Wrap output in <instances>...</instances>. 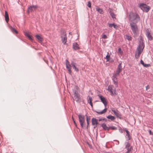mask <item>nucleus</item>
<instances>
[{"label":"nucleus","mask_w":153,"mask_h":153,"mask_svg":"<svg viewBox=\"0 0 153 153\" xmlns=\"http://www.w3.org/2000/svg\"><path fill=\"white\" fill-rule=\"evenodd\" d=\"M118 52L119 53H120V54H121V55H122L123 53V51H122L121 49L120 48H118Z\"/></svg>","instance_id":"obj_35"},{"label":"nucleus","mask_w":153,"mask_h":153,"mask_svg":"<svg viewBox=\"0 0 153 153\" xmlns=\"http://www.w3.org/2000/svg\"><path fill=\"white\" fill-rule=\"evenodd\" d=\"M109 128H111V129L113 130H116L117 129V128L115 126H112Z\"/></svg>","instance_id":"obj_38"},{"label":"nucleus","mask_w":153,"mask_h":153,"mask_svg":"<svg viewBox=\"0 0 153 153\" xmlns=\"http://www.w3.org/2000/svg\"><path fill=\"white\" fill-rule=\"evenodd\" d=\"M120 72V71L117 70L115 73L113 74L112 77V80L116 87H118V80L117 77L119 75Z\"/></svg>","instance_id":"obj_4"},{"label":"nucleus","mask_w":153,"mask_h":153,"mask_svg":"<svg viewBox=\"0 0 153 153\" xmlns=\"http://www.w3.org/2000/svg\"><path fill=\"white\" fill-rule=\"evenodd\" d=\"M32 6L33 7L34 10H35L36 8L37 7V6L36 5H33Z\"/></svg>","instance_id":"obj_40"},{"label":"nucleus","mask_w":153,"mask_h":153,"mask_svg":"<svg viewBox=\"0 0 153 153\" xmlns=\"http://www.w3.org/2000/svg\"><path fill=\"white\" fill-rule=\"evenodd\" d=\"M79 121L82 128H83L85 122L84 116L81 114H79L78 115Z\"/></svg>","instance_id":"obj_6"},{"label":"nucleus","mask_w":153,"mask_h":153,"mask_svg":"<svg viewBox=\"0 0 153 153\" xmlns=\"http://www.w3.org/2000/svg\"><path fill=\"white\" fill-rule=\"evenodd\" d=\"M129 19L130 21L137 23L140 21L139 16L137 13L131 12L129 15Z\"/></svg>","instance_id":"obj_2"},{"label":"nucleus","mask_w":153,"mask_h":153,"mask_svg":"<svg viewBox=\"0 0 153 153\" xmlns=\"http://www.w3.org/2000/svg\"><path fill=\"white\" fill-rule=\"evenodd\" d=\"M107 110V108H105L103 110L101 111H96V112L99 114H105Z\"/></svg>","instance_id":"obj_18"},{"label":"nucleus","mask_w":153,"mask_h":153,"mask_svg":"<svg viewBox=\"0 0 153 153\" xmlns=\"http://www.w3.org/2000/svg\"><path fill=\"white\" fill-rule=\"evenodd\" d=\"M88 4L87 5L89 7L91 8V1H88Z\"/></svg>","instance_id":"obj_36"},{"label":"nucleus","mask_w":153,"mask_h":153,"mask_svg":"<svg viewBox=\"0 0 153 153\" xmlns=\"http://www.w3.org/2000/svg\"><path fill=\"white\" fill-rule=\"evenodd\" d=\"M73 121H74V124L75 126H77V124L76 123L75 121V120H74V119H73Z\"/></svg>","instance_id":"obj_43"},{"label":"nucleus","mask_w":153,"mask_h":153,"mask_svg":"<svg viewBox=\"0 0 153 153\" xmlns=\"http://www.w3.org/2000/svg\"><path fill=\"white\" fill-rule=\"evenodd\" d=\"M108 90L110 92L112 95L116 94V91L114 86L112 85H109L108 86Z\"/></svg>","instance_id":"obj_7"},{"label":"nucleus","mask_w":153,"mask_h":153,"mask_svg":"<svg viewBox=\"0 0 153 153\" xmlns=\"http://www.w3.org/2000/svg\"><path fill=\"white\" fill-rule=\"evenodd\" d=\"M96 10L100 14H103V13L102 10L101 8H100L98 7H97L96 8Z\"/></svg>","instance_id":"obj_29"},{"label":"nucleus","mask_w":153,"mask_h":153,"mask_svg":"<svg viewBox=\"0 0 153 153\" xmlns=\"http://www.w3.org/2000/svg\"><path fill=\"white\" fill-rule=\"evenodd\" d=\"M74 97L75 100L76 101H78L80 99L79 95L76 92L74 94Z\"/></svg>","instance_id":"obj_20"},{"label":"nucleus","mask_w":153,"mask_h":153,"mask_svg":"<svg viewBox=\"0 0 153 153\" xmlns=\"http://www.w3.org/2000/svg\"><path fill=\"white\" fill-rule=\"evenodd\" d=\"M109 26L110 28L114 27L115 29H117L118 28V26L115 24L114 23L110 24Z\"/></svg>","instance_id":"obj_24"},{"label":"nucleus","mask_w":153,"mask_h":153,"mask_svg":"<svg viewBox=\"0 0 153 153\" xmlns=\"http://www.w3.org/2000/svg\"><path fill=\"white\" fill-rule=\"evenodd\" d=\"M36 37L39 42H41L43 41V38L42 37V35H37L36 36Z\"/></svg>","instance_id":"obj_12"},{"label":"nucleus","mask_w":153,"mask_h":153,"mask_svg":"<svg viewBox=\"0 0 153 153\" xmlns=\"http://www.w3.org/2000/svg\"><path fill=\"white\" fill-rule=\"evenodd\" d=\"M144 48V43L141 38L140 39L138 46L137 47L135 52V57L137 59L139 58L141 53L142 52Z\"/></svg>","instance_id":"obj_1"},{"label":"nucleus","mask_w":153,"mask_h":153,"mask_svg":"<svg viewBox=\"0 0 153 153\" xmlns=\"http://www.w3.org/2000/svg\"><path fill=\"white\" fill-rule=\"evenodd\" d=\"M112 111L114 113V114L117 117H118L120 116L119 111L118 110L112 109Z\"/></svg>","instance_id":"obj_16"},{"label":"nucleus","mask_w":153,"mask_h":153,"mask_svg":"<svg viewBox=\"0 0 153 153\" xmlns=\"http://www.w3.org/2000/svg\"><path fill=\"white\" fill-rule=\"evenodd\" d=\"M25 36L27 37L30 40L32 41V39L31 38V36L30 34V33L28 32H25Z\"/></svg>","instance_id":"obj_19"},{"label":"nucleus","mask_w":153,"mask_h":153,"mask_svg":"<svg viewBox=\"0 0 153 153\" xmlns=\"http://www.w3.org/2000/svg\"><path fill=\"white\" fill-rule=\"evenodd\" d=\"M126 38L128 41H131L132 39V38L131 36H128L127 35H126Z\"/></svg>","instance_id":"obj_32"},{"label":"nucleus","mask_w":153,"mask_h":153,"mask_svg":"<svg viewBox=\"0 0 153 153\" xmlns=\"http://www.w3.org/2000/svg\"><path fill=\"white\" fill-rule=\"evenodd\" d=\"M125 131L126 133V138H127L128 140H129L131 138L129 134V132L128 130H126Z\"/></svg>","instance_id":"obj_23"},{"label":"nucleus","mask_w":153,"mask_h":153,"mask_svg":"<svg viewBox=\"0 0 153 153\" xmlns=\"http://www.w3.org/2000/svg\"><path fill=\"white\" fill-rule=\"evenodd\" d=\"M97 120L95 118H93L91 120L92 125L94 126V128H95L98 124Z\"/></svg>","instance_id":"obj_10"},{"label":"nucleus","mask_w":153,"mask_h":153,"mask_svg":"<svg viewBox=\"0 0 153 153\" xmlns=\"http://www.w3.org/2000/svg\"><path fill=\"white\" fill-rule=\"evenodd\" d=\"M144 67H148L150 66V64H144V65H143Z\"/></svg>","instance_id":"obj_37"},{"label":"nucleus","mask_w":153,"mask_h":153,"mask_svg":"<svg viewBox=\"0 0 153 153\" xmlns=\"http://www.w3.org/2000/svg\"><path fill=\"white\" fill-rule=\"evenodd\" d=\"M101 126L103 128V129L104 130H108L110 129V128L108 127L104 123L102 124Z\"/></svg>","instance_id":"obj_22"},{"label":"nucleus","mask_w":153,"mask_h":153,"mask_svg":"<svg viewBox=\"0 0 153 153\" xmlns=\"http://www.w3.org/2000/svg\"><path fill=\"white\" fill-rule=\"evenodd\" d=\"M70 65V64L69 63V61L67 60H66V66L67 65Z\"/></svg>","instance_id":"obj_39"},{"label":"nucleus","mask_w":153,"mask_h":153,"mask_svg":"<svg viewBox=\"0 0 153 153\" xmlns=\"http://www.w3.org/2000/svg\"><path fill=\"white\" fill-rule=\"evenodd\" d=\"M107 118L111 120L112 121H113L115 119V117L111 115H109L107 117Z\"/></svg>","instance_id":"obj_31"},{"label":"nucleus","mask_w":153,"mask_h":153,"mask_svg":"<svg viewBox=\"0 0 153 153\" xmlns=\"http://www.w3.org/2000/svg\"><path fill=\"white\" fill-rule=\"evenodd\" d=\"M105 58L106 59V62H108L110 61V55L108 52L107 53V55Z\"/></svg>","instance_id":"obj_26"},{"label":"nucleus","mask_w":153,"mask_h":153,"mask_svg":"<svg viewBox=\"0 0 153 153\" xmlns=\"http://www.w3.org/2000/svg\"><path fill=\"white\" fill-rule=\"evenodd\" d=\"M76 63H75L74 62H72L71 63V67H72L74 69L75 71L78 72L79 71V70L77 68L76 66Z\"/></svg>","instance_id":"obj_13"},{"label":"nucleus","mask_w":153,"mask_h":153,"mask_svg":"<svg viewBox=\"0 0 153 153\" xmlns=\"http://www.w3.org/2000/svg\"><path fill=\"white\" fill-rule=\"evenodd\" d=\"M146 34L149 40H152V37L151 35L150 32H149L148 30H147L146 31Z\"/></svg>","instance_id":"obj_14"},{"label":"nucleus","mask_w":153,"mask_h":153,"mask_svg":"<svg viewBox=\"0 0 153 153\" xmlns=\"http://www.w3.org/2000/svg\"><path fill=\"white\" fill-rule=\"evenodd\" d=\"M149 133L150 135H153V134L152 133L151 130L149 131Z\"/></svg>","instance_id":"obj_46"},{"label":"nucleus","mask_w":153,"mask_h":153,"mask_svg":"<svg viewBox=\"0 0 153 153\" xmlns=\"http://www.w3.org/2000/svg\"><path fill=\"white\" fill-rule=\"evenodd\" d=\"M87 99H88V103H89L90 105L92 107H93V104L92 103V97L88 96L87 97Z\"/></svg>","instance_id":"obj_15"},{"label":"nucleus","mask_w":153,"mask_h":153,"mask_svg":"<svg viewBox=\"0 0 153 153\" xmlns=\"http://www.w3.org/2000/svg\"><path fill=\"white\" fill-rule=\"evenodd\" d=\"M119 64L118 65L117 70L121 72L122 70V67L121 66V62H119Z\"/></svg>","instance_id":"obj_25"},{"label":"nucleus","mask_w":153,"mask_h":153,"mask_svg":"<svg viewBox=\"0 0 153 153\" xmlns=\"http://www.w3.org/2000/svg\"><path fill=\"white\" fill-rule=\"evenodd\" d=\"M140 63L142 64L143 65H144L145 63H144L143 61L142 60H141L140 61Z\"/></svg>","instance_id":"obj_42"},{"label":"nucleus","mask_w":153,"mask_h":153,"mask_svg":"<svg viewBox=\"0 0 153 153\" xmlns=\"http://www.w3.org/2000/svg\"><path fill=\"white\" fill-rule=\"evenodd\" d=\"M110 15L112 17V18L113 19L115 18V14L114 13H113L112 12H110Z\"/></svg>","instance_id":"obj_33"},{"label":"nucleus","mask_w":153,"mask_h":153,"mask_svg":"<svg viewBox=\"0 0 153 153\" xmlns=\"http://www.w3.org/2000/svg\"><path fill=\"white\" fill-rule=\"evenodd\" d=\"M5 19L7 22L9 21V17L8 13L7 11H5Z\"/></svg>","instance_id":"obj_28"},{"label":"nucleus","mask_w":153,"mask_h":153,"mask_svg":"<svg viewBox=\"0 0 153 153\" xmlns=\"http://www.w3.org/2000/svg\"><path fill=\"white\" fill-rule=\"evenodd\" d=\"M12 29H15V28H12Z\"/></svg>","instance_id":"obj_49"},{"label":"nucleus","mask_w":153,"mask_h":153,"mask_svg":"<svg viewBox=\"0 0 153 153\" xmlns=\"http://www.w3.org/2000/svg\"><path fill=\"white\" fill-rule=\"evenodd\" d=\"M120 72V71L117 70L115 73L113 74L112 77V80L116 87H118V80L117 77L119 75Z\"/></svg>","instance_id":"obj_3"},{"label":"nucleus","mask_w":153,"mask_h":153,"mask_svg":"<svg viewBox=\"0 0 153 153\" xmlns=\"http://www.w3.org/2000/svg\"><path fill=\"white\" fill-rule=\"evenodd\" d=\"M98 96L100 99L101 101L103 103L105 106L106 107L108 103V102L107 99L105 97L102 95H99Z\"/></svg>","instance_id":"obj_9"},{"label":"nucleus","mask_w":153,"mask_h":153,"mask_svg":"<svg viewBox=\"0 0 153 153\" xmlns=\"http://www.w3.org/2000/svg\"><path fill=\"white\" fill-rule=\"evenodd\" d=\"M149 88H150L149 86V85H148L146 87V90H147L149 89Z\"/></svg>","instance_id":"obj_45"},{"label":"nucleus","mask_w":153,"mask_h":153,"mask_svg":"<svg viewBox=\"0 0 153 153\" xmlns=\"http://www.w3.org/2000/svg\"><path fill=\"white\" fill-rule=\"evenodd\" d=\"M102 38L103 39H106L107 38V36L106 35H104L102 36Z\"/></svg>","instance_id":"obj_41"},{"label":"nucleus","mask_w":153,"mask_h":153,"mask_svg":"<svg viewBox=\"0 0 153 153\" xmlns=\"http://www.w3.org/2000/svg\"><path fill=\"white\" fill-rule=\"evenodd\" d=\"M12 32L14 33L17 34L18 32L16 29H12Z\"/></svg>","instance_id":"obj_34"},{"label":"nucleus","mask_w":153,"mask_h":153,"mask_svg":"<svg viewBox=\"0 0 153 153\" xmlns=\"http://www.w3.org/2000/svg\"><path fill=\"white\" fill-rule=\"evenodd\" d=\"M105 120V119H103V118H100L99 119V121H102V120Z\"/></svg>","instance_id":"obj_47"},{"label":"nucleus","mask_w":153,"mask_h":153,"mask_svg":"<svg viewBox=\"0 0 153 153\" xmlns=\"http://www.w3.org/2000/svg\"><path fill=\"white\" fill-rule=\"evenodd\" d=\"M136 29H133V32H134L135 31V30Z\"/></svg>","instance_id":"obj_48"},{"label":"nucleus","mask_w":153,"mask_h":153,"mask_svg":"<svg viewBox=\"0 0 153 153\" xmlns=\"http://www.w3.org/2000/svg\"><path fill=\"white\" fill-rule=\"evenodd\" d=\"M61 37L62 43L64 45H65L67 41V37L66 36V32H62V33Z\"/></svg>","instance_id":"obj_8"},{"label":"nucleus","mask_w":153,"mask_h":153,"mask_svg":"<svg viewBox=\"0 0 153 153\" xmlns=\"http://www.w3.org/2000/svg\"><path fill=\"white\" fill-rule=\"evenodd\" d=\"M66 68L67 69L68 71L69 72V73L70 74L71 72V65L70 64L69 65H66Z\"/></svg>","instance_id":"obj_30"},{"label":"nucleus","mask_w":153,"mask_h":153,"mask_svg":"<svg viewBox=\"0 0 153 153\" xmlns=\"http://www.w3.org/2000/svg\"><path fill=\"white\" fill-rule=\"evenodd\" d=\"M86 121H87V126H88V125H89V122L88 121V119L87 117Z\"/></svg>","instance_id":"obj_44"},{"label":"nucleus","mask_w":153,"mask_h":153,"mask_svg":"<svg viewBox=\"0 0 153 153\" xmlns=\"http://www.w3.org/2000/svg\"><path fill=\"white\" fill-rule=\"evenodd\" d=\"M135 22H131L130 23V25L131 27V29H137V26L136 23Z\"/></svg>","instance_id":"obj_11"},{"label":"nucleus","mask_w":153,"mask_h":153,"mask_svg":"<svg viewBox=\"0 0 153 153\" xmlns=\"http://www.w3.org/2000/svg\"><path fill=\"white\" fill-rule=\"evenodd\" d=\"M33 9L32 6H30L28 7L27 10V12L29 13L30 12L32 11H33Z\"/></svg>","instance_id":"obj_27"},{"label":"nucleus","mask_w":153,"mask_h":153,"mask_svg":"<svg viewBox=\"0 0 153 153\" xmlns=\"http://www.w3.org/2000/svg\"><path fill=\"white\" fill-rule=\"evenodd\" d=\"M126 148L128 150V149L131 148V151L132 150V148L131 146L130 147V145L129 142H126L125 143Z\"/></svg>","instance_id":"obj_21"},{"label":"nucleus","mask_w":153,"mask_h":153,"mask_svg":"<svg viewBox=\"0 0 153 153\" xmlns=\"http://www.w3.org/2000/svg\"><path fill=\"white\" fill-rule=\"evenodd\" d=\"M140 7L141 10L146 12H148L150 8L149 6L144 3L141 4Z\"/></svg>","instance_id":"obj_5"},{"label":"nucleus","mask_w":153,"mask_h":153,"mask_svg":"<svg viewBox=\"0 0 153 153\" xmlns=\"http://www.w3.org/2000/svg\"><path fill=\"white\" fill-rule=\"evenodd\" d=\"M73 48L75 50H77L79 49V45L76 43H74L73 44Z\"/></svg>","instance_id":"obj_17"}]
</instances>
